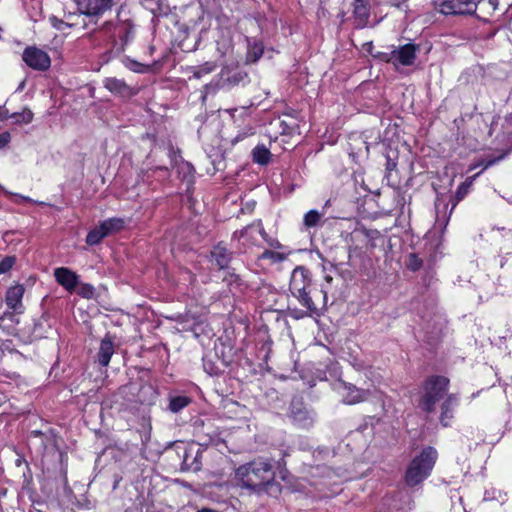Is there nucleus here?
Wrapping results in <instances>:
<instances>
[{
    "label": "nucleus",
    "mask_w": 512,
    "mask_h": 512,
    "mask_svg": "<svg viewBox=\"0 0 512 512\" xmlns=\"http://www.w3.org/2000/svg\"><path fill=\"white\" fill-rule=\"evenodd\" d=\"M236 478L242 487L259 492L274 480V472L268 460L258 459L241 465Z\"/></svg>",
    "instance_id": "obj_1"
},
{
    "label": "nucleus",
    "mask_w": 512,
    "mask_h": 512,
    "mask_svg": "<svg viewBox=\"0 0 512 512\" xmlns=\"http://www.w3.org/2000/svg\"><path fill=\"white\" fill-rule=\"evenodd\" d=\"M438 458L435 448L425 447L421 453L415 456L407 467L405 482L408 486H416L423 482L432 472Z\"/></svg>",
    "instance_id": "obj_2"
},
{
    "label": "nucleus",
    "mask_w": 512,
    "mask_h": 512,
    "mask_svg": "<svg viewBox=\"0 0 512 512\" xmlns=\"http://www.w3.org/2000/svg\"><path fill=\"white\" fill-rule=\"evenodd\" d=\"M310 285L311 275L309 270L303 266L296 267L290 278V292L310 314H317L318 308L307 291Z\"/></svg>",
    "instance_id": "obj_3"
},
{
    "label": "nucleus",
    "mask_w": 512,
    "mask_h": 512,
    "mask_svg": "<svg viewBox=\"0 0 512 512\" xmlns=\"http://www.w3.org/2000/svg\"><path fill=\"white\" fill-rule=\"evenodd\" d=\"M449 386V379L444 376H431L423 384V395L419 401L422 411L431 413L435 411L436 404L444 399Z\"/></svg>",
    "instance_id": "obj_4"
},
{
    "label": "nucleus",
    "mask_w": 512,
    "mask_h": 512,
    "mask_svg": "<svg viewBox=\"0 0 512 512\" xmlns=\"http://www.w3.org/2000/svg\"><path fill=\"white\" fill-rule=\"evenodd\" d=\"M25 293V287L23 284H15L10 286L5 294V304L12 310V312H5L0 316V329H10L12 325H5L6 321H10L12 324H18L19 320L17 315L24 313L25 306L23 304V296Z\"/></svg>",
    "instance_id": "obj_5"
},
{
    "label": "nucleus",
    "mask_w": 512,
    "mask_h": 512,
    "mask_svg": "<svg viewBox=\"0 0 512 512\" xmlns=\"http://www.w3.org/2000/svg\"><path fill=\"white\" fill-rule=\"evenodd\" d=\"M481 0H437L434 9L439 13L449 15H473Z\"/></svg>",
    "instance_id": "obj_6"
},
{
    "label": "nucleus",
    "mask_w": 512,
    "mask_h": 512,
    "mask_svg": "<svg viewBox=\"0 0 512 512\" xmlns=\"http://www.w3.org/2000/svg\"><path fill=\"white\" fill-rule=\"evenodd\" d=\"M193 435L200 446L217 444L220 440L218 428L210 418L196 419L193 423Z\"/></svg>",
    "instance_id": "obj_7"
},
{
    "label": "nucleus",
    "mask_w": 512,
    "mask_h": 512,
    "mask_svg": "<svg viewBox=\"0 0 512 512\" xmlns=\"http://www.w3.org/2000/svg\"><path fill=\"white\" fill-rule=\"evenodd\" d=\"M117 18V24H114L111 21H106L100 26L98 31L108 34L113 41H115V37L117 34V36L123 42V44H127L130 40L134 38V24L130 19L122 20L120 17V13H118Z\"/></svg>",
    "instance_id": "obj_8"
},
{
    "label": "nucleus",
    "mask_w": 512,
    "mask_h": 512,
    "mask_svg": "<svg viewBox=\"0 0 512 512\" xmlns=\"http://www.w3.org/2000/svg\"><path fill=\"white\" fill-rule=\"evenodd\" d=\"M79 16L89 17L95 24L114 6V0H74Z\"/></svg>",
    "instance_id": "obj_9"
},
{
    "label": "nucleus",
    "mask_w": 512,
    "mask_h": 512,
    "mask_svg": "<svg viewBox=\"0 0 512 512\" xmlns=\"http://www.w3.org/2000/svg\"><path fill=\"white\" fill-rule=\"evenodd\" d=\"M23 61L32 69L45 71L51 65L49 55L36 47H28L23 52Z\"/></svg>",
    "instance_id": "obj_10"
},
{
    "label": "nucleus",
    "mask_w": 512,
    "mask_h": 512,
    "mask_svg": "<svg viewBox=\"0 0 512 512\" xmlns=\"http://www.w3.org/2000/svg\"><path fill=\"white\" fill-rule=\"evenodd\" d=\"M289 416L295 425L302 428H308L312 426L314 422L312 413L308 411L299 400H293L291 402Z\"/></svg>",
    "instance_id": "obj_11"
},
{
    "label": "nucleus",
    "mask_w": 512,
    "mask_h": 512,
    "mask_svg": "<svg viewBox=\"0 0 512 512\" xmlns=\"http://www.w3.org/2000/svg\"><path fill=\"white\" fill-rule=\"evenodd\" d=\"M56 282L68 292H73L79 285V275L67 267H58L54 270Z\"/></svg>",
    "instance_id": "obj_12"
},
{
    "label": "nucleus",
    "mask_w": 512,
    "mask_h": 512,
    "mask_svg": "<svg viewBox=\"0 0 512 512\" xmlns=\"http://www.w3.org/2000/svg\"><path fill=\"white\" fill-rule=\"evenodd\" d=\"M341 385L343 388V401L349 405L364 402L369 398L371 394L368 389L358 388L351 383L342 382Z\"/></svg>",
    "instance_id": "obj_13"
},
{
    "label": "nucleus",
    "mask_w": 512,
    "mask_h": 512,
    "mask_svg": "<svg viewBox=\"0 0 512 512\" xmlns=\"http://www.w3.org/2000/svg\"><path fill=\"white\" fill-rule=\"evenodd\" d=\"M394 66H410L416 59V46L413 44H406L399 48H393Z\"/></svg>",
    "instance_id": "obj_14"
},
{
    "label": "nucleus",
    "mask_w": 512,
    "mask_h": 512,
    "mask_svg": "<svg viewBox=\"0 0 512 512\" xmlns=\"http://www.w3.org/2000/svg\"><path fill=\"white\" fill-rule=\"evenodd\" d=\"M210 259L219 269H225L232 259V252L222 243H219L211 250Z\"/></svg>",
    "instance_id": "obj_15"
},
{
    "label": "nucleus",
    "mask_w": 512,
    "mask_h": 512,
    "mask_svg": "<svg viewBox=\"0 0 512 512\" xmlns=\"http://www.w3.org/2000/svg\"><path fill=\"white\" fill-rule=\"evenodd\" d=\"M458 405V397L455 394H449L441 404L440 422L444 427L450 425L453 413Z\"/></svg>",
    "instance_id": "obj_16"
},
{
    "label": "nucleus",
    "mask_w": 512,
    "mask_h": 512,
    "mask_svg": "<svg viewBox=\"0 0 512 512\" xmlns=\"http://www.w3.org/2000/svg\"><path fill=\"white\" fill-rule=\"evenodd\" d=\"M114 354V344L110 337L106 336L101 340L97 353V362L102 367H107Z\"/></svg>",
    "instance_id": "obj_17"
},
{
    "label": "nucleus",
    "mask_w": 512,
    "mask_h": 512,
    "mask_svg": "<svg viewBox=\"0 0 512 512\" xmlns=\"http://www.w3.org/2000/svg\"><path fill=\"white\" fill-rule=\"evenodd\" d=\"M353 14L358 27H365L368 23L370 10L368 0H354Z\"/></svg>",
    "instance_id": "obj_18"
},
{
    "label": "nucleus",
    "mask_w": 512,
    "mask_h": 512,
    "mask_svg": "<svg viewBox=\"0 0 512 512\" xmlns=\"http://www.w3.org/2000/svg\"><path fill=\"white\" fill-rule=\"evenodd\" d=\"M264 52V46L262 42L256 39H247V60L249 62H256L260 59Z\"/></svg>",
    "instance_id": "obj_19"
},
{
    "label": "nucleus",
    "mask_w": 512,
    "mask_h": 512,
    "mask_svg": "<svg viewBox=\"0 0 512 512\" xmlns=\"http://www.w3.org/2000/svg\"><path fill=\"white\" fill-rule=\"evenodd\" d=\"M177 321L180 325H182L183 330L192 331L196 336L198 335L197 326L201 324V321L198 317L187 313L184 315H179L177 317Z\"/></svg>",
    "instance_id": "obj_20"
},
{
    "label": "nucleus",
    "mask_w": 512,
    "mask_h": 512,
    "mask_svg": "<svg viewBox=\"0 0 512 512\" xmlns=\"http://www.w3.org/2000/svg\"><path fill=\"white\" fill-rule=\"evenodd\" d=\"M224 282L230 287L231 291L243 292L248 287L241 276L234 272H228L224 277Z\"/></svg>",
    "instance_id": "obj_21"
},
{
    "label": "nucleus",
    "mask_w": 512,
    "mask_h": 512,
    "mask_svg": "<svg viewBox=\"0 0 512 512\" xmlns=\"http://www.w3.org/2000/svg\"><path fill=\"white\" fill-rule=\"evenodd\" d=\"M192 402L191 398L184 395L170 396L168 410L172 413H178Z\"/></svg>",
    "instance_id": "obj_22"
},
{
    "label": "nucleus",
    "mask_w": 512,
    "mask_h": 512,
    "mask_svg": "<svg viewBox=\"0 0 512 512\" xmlns=\"http://www.w3.org/2000/svg\"><path fill=\"white\" fill-rule=\"evenodd\" d=\"M103 83L107 90L115 94H123L128 88L124 80L115 77H108Z\"/></svg>",
    "instance_id": "obj_23"
},
{
    "label": "nucleus",
    "mask_w": 512,
    "mask_h": 512,
    "mask_svg": "<svg viewBox=\"0 0 512 512\" xmlns=\"http://www.w3.org/2000/svg\"><path fill=\"white\" fill-rule=\"evenodd\" d=\"M253 161L260 165H267L271 158V153L265 145H257L252 151Z\"/></svg>",
    "instance_id": "obj_24"
},
{
    "label": "nucleus",
    "mask_w": 512,
    "mask_h": 512,
    "mask_svg": "<svg viewBox=\"0 0 512 512\" xmlns=\"http://www.w3.org/2000/svg\"><path fill=\"white\" fill-rule=\"evenodd\" d=\"M324 217V212H319L315 209L309 210L303 218V224L306 228H312L319 225L322 218Z\"/></svg>",
    "instance_id": "obj_25"
},
{
    "label": "nucleus",
    "mask_w": 512,
    "mask_h": 512,
    "mask_svg": "<svg viewBox=\"0 0 512 512\" xmlns=\"http://www.w3.org/2000/svg\"><path fill=\"white\" fill-rule=\"evenodd\" d=\"M287 255L281 252L273 251V250H265L262 254L259 255V260H269L271 263L276 264L283 262L286 259Z\"/></svg>",
    "instance_id": "obj_26"
},
{
    "label": "nucleus",
    "mask_w": 512,
    "mask_h": 512,
    "mask_svg": "<svg viewBox=\"0 0 512 512\" xmlns=\"http://www.w3.org/2000/svg\"><path fill=\"white\" fill-rule=\"evenodd\" d=\"M104 223L107 226L108 232L110 234H114V233L121 231L125 226L124 219L119 218V217H113V218L106 219V220H104Z\"/></svg>",
    "instance_id": "obj_27"
},
{
    "label": "nucleus",
    "mask_w": 512,
    "mask_h": 512,
    "mask_svg": "<svg viewBox=\"0 0 512 512\" xmlns=\"http://www.w3.org/2000/svg\"><path fill=\"white\" fill-rule=\"evenodd\" d=\"M11 118L16 124H28L33 120V113L30 109L25 108L22 112L12 113Z\"/></svg>",
    "instance_id": "obj_28"
},
{
    "label": "nucleus",
    "mask_w": 512,
    "mask_h": 512,
    "mask_svg": "<svg viewBox=\"0 0 512 512\" xmlns=\"http://www.w3.org/2000/svg\"><path fill=\"white\" fill-rule=\"evenodd\" d=\"M479 175L476 174L475 176L468 178L465 182L460 184L456 190L455 197H456V203L460 200H462L468 193L470 186L473 183V180Z\"/></svg>",
    "instance_id": "obj_29"
},
{
    "label": "nucleus",
    "mask_w": 512,
    "mask_h": 512,
    "mask_svg": "<svg viewBox=\"0 0 512 512\" xmlns=\"http://www.w3.org/2000/svg\"><path fill=\"white\" fill-rule=\"evenodd\" d=\"M122 63L127 69L136 73H143L146 70V66L144 64L133 60L130 57H124Z\"/></svg>",
    "instance_id": "obj_30"
},
{
    "label": "nucleus",
    "mask_w": 512,
    "mask_h": 512,
    "mask_svg": "<svg viewBox=\"0 0 512 512\" xmlns=\"http://www.w3.org/2000/svg\"><path fill=\"white\" fill-rule=\"evenodd\" d=\"M77 294L83 298L91 299L94 297L95 294V288L88 283H80L77 286Z\"/></svg>",
    "instance_id": "obj_31"
},
{
    "label": "nucleus",
    "mask_w": 512,
    "mask_h": 512,
    "mask_svg": "<svg viewBox=\"0 0 512 512\" xmlns=\"http://www.w3.org/2000/svg\"><path fill=\"white\" fill-rule=\"evenodd\" d=\"M190 454L185 452L183 459V469L198 471L201 469V462L198 460V454L193 458L192 462H189Z\"/></svg>",
    "instance_id": "obj_32"
},
{
    "label": "nucleus",
    "mask_w": 512,
    "mask_h": 512,
    "mask_svg": "<svg viewBox=\"0 0 512 512\" xmlns=\"http://www.w3.org/2000/svg\"><path fill=\"white\" fill-rule=\"evenodd\" d=\"M104 239L103 234L95 227L86 236V243L90 246L99 244Z\"/></svg>",
    "instance_id": "obj_33"
},
{
    "label": "nucleus",
    "mask_w": 512,
    "mask_h": 512,
    "mask_svg": "<svg viewBox=\"0 0 512 512\" xmlns=\"http://www.w3.org/2000/svg\"><path fill=\"white\" fill-rule=\"evenodd\" d=\"M484 500H497L499 502H504L505 500V494H503L501 491L496 490L494 488L490 490H486L484 493Z\"/></svg>",
    "instance_id": "obj_34"
},
{
    "label": "nucleus",
    "mask_w": 512,
    "mask_h": 512,
    "mask_svg": "<svg viewBox=\"0 0 512 512\" xmlns=\"http://www.w3.org/2000/svg\"><path fill=\"white\" fill-rule=\"evenodd\" d=\"M0 190L3 191V193L6 195L14 196L16 198V200H15L16 203H19L20 201H27V202L34 203V204H44L43 202L35 201L28 196L12 193V192L6 190L1 185H0Z\"/></svg>",
    "instance_id": "obj_35"
},
{
    "label": "nucleus",
    "mask_w": 512,
    "mask_h": 512,
    "mask_svg": "<svg viewBox=\"0 0 512 512\" xmlns=\"http://www.w3.org/2000/svg\"><path fill=\"white\" fill-rule=\"evenodd\" d=\"M15 257L7 256L0 261V275L8 272L15 264Z\"/></svg>",
    "instance_id": "obj_36"
},
{
    "label": "nucleus",
    "mask_w": 512,
    "mask_h": 512,
    "mask_svg": "<svg viewBox=\"0 0 512 512\" xmlns=\"http://www.w3.org/2000/svg\"><path fill=\"white\" fill-rule=\"evenodd\" d=\"M407 266L410 270L416 271L422 266V260L417 255L410 254Z\"/></svg>",
    "instance_id": "obj_37"
},
{
    "label": "nucleus",
    "mask_w": 512,
    "mask_h": 512,
    "mask_svg": "<svg viewBox=\"0 0 512 512\" xmlns=\"http://www.w3.org/2000/svg\"><path fill=\"white\" fill-rule=\"evenodd\" d=\"M377 58H379L381 61L392 63L394 65V53L393 49L387 52H378L376 55Z\"/></svg>",
    "instance_id": "obj_38"
},
{
    "label": "nucleus",
    "mask_w": 512,
    "mask_h": 512,
    "mask_svg": "<svg viewBox=\"0 0 512 512\" xmlns=\"http://www.w3.org/2000/svg\"><path fill=\"white\" fill-rule=\"evenodd\" d=\"M215 69V65L214 64H210V63H206L204 66H202L196 73L195 75L197 77H199L201 74L203 73H210L212 72L213 70Z\"/></svg>",
    "instance_id": "obj_39"
},
{
    "label": "nucleus",
    "mask_w": 512,
    "mask_h": 512,
    "mask_svg": "<svg viewBox=\"0 0 512 512\" xmlns=\"http://www.w3.org/2000/svg\"><path fill=\"white\" fill-rule=\"evenodd\" d=\"M254 227H255L254 225H249L239 231H235L233 234V238L240 239V238L244 237L248 233V231L252 230Z\"/></svg>",
    "instance_id": "obj_40"
},
{
    "label": "nucleus",
    "mask_w": 512,
    "mask_h": 512,
    "mask_svg": "<svg viewBox=\"0 0 512 512\" xmlns=\"http://www.w3.org/2000/svg\"><path fill=\"white\" fill-rule=\"evenodd\" d=\"M9 118H11V114L9 113L8 109L5 107V105H0V121Z\"/></svg>",
    "instance_id": "obj_41"
},
{
    "label": "nucleus",
    "mask_w": 512,
    "mask_h": 512,
    "mask_svg": "<svg viewBox=\"0 0 512 512\" xmlns=\"http://www.w3.org/2000/svg\"><path fill=\"white\" fill-rule=\"evenodd\" d=\"M499 4V0H487V2L483 3V5L487 6V9L494 12L497 10Z\"/></svg>",
    "instance_id": "obj_42"
},
{
    "label": "nucleus",
    "mask_w": 512,
    "mask_h": 512,
    "mask_svg": "<svg viewBox=\"0 0 512 512\" xmlns=\"http://www.w3.org/2000/svg\"><path fill=\"white\" fill-rule=\"evenodd\" d=\"M10 141V134L8 132H4L0 134V147L6 146Z\"/></svg>",
    "instance_id": "obj_43"
},
{
    "label": "nucleus",
    "mask_w": 512,
    "mask_h": 512,
    "mask_svg": "<svg viewBox=\"0 0 512 512\" xmlns=\"http://www.w3.org/2000/svg\"><path fill=\"white\" fill-rule=\"evenodd\" d=\"M504 154L496 157V158H492V159H488L484 165V169H487L489 168L490 166L494 165L495 163H497L498 161L502 160L504 158Z\"/></svg>",
    "instance_id": "obj_44"
},
{
    "label": "nucleus",
    "mask_w": 512,
    "mask_h": 512,
    "mask_svg": "<svg viewBox=\"0 0 512 512\" xmlns=\"http://www.w3.org/2000/svg\"><path fill=\"white\" fill-rule=\"evenodd\" d=\"M75 16V13L69 12L65 14V20L66 24L70 27L77 25V23L73 22V18Z\"/></svg>",
    "instance_id": "obj_45"
},
{
    "label": "nucleus",
    "mask_w": 512,
    "mask_h": 512,
    "mask_svg": "<svg viewBox=\"0 0 512 512\" xmlns=\"http://www.w3.org/2000/svg\"><path fill=\"white\" fill-rule=\"evenodd\" d=\"M100 232L101 234H103V237H107L109 235H111L109 232H108V228L107 226L105 225L104 221L100 222V224L96 227Z\"/></svg>",
    "instance_id": "obj_46"
},
{
    "label": "nucleus",
    "mask_w": 512,
    "mask_h": 512,
    "mask_svg": "<svg viewBox=\"0 0 512 512\" xmlns=\"http://www.w3.org/2000/svg\"><path fill=\"white\" fill-rule=\"evenodd\" d=\"M137 386L134 385V384H129V385H125L121 388V393H126L127 391L129 392H134L135 390H137Z\"/></svg>",
    "instance_id": "obj_47"
},
{
    "label": "nucleus",
    "mask_w": 512,
    "mask_h": 512,
    "mask_svg": "<svg viewBox=\"0 0 512 512\" xmlns=\"http://www.w3.org/2000/svg\"><path fill=\"white\" fill-rule=\"evenodd\" d=\"M323 272H324V279L327 283H331L332 280H333V277L331 274L327 273V267L326 266H323Z\"/></svg>",
    "instance_id": "obj_48"
},
{
    "label": "nucleus",
    "mask_w": 512,
    "mask_h": 512,
    "mask_svg": "<svg viewBox=\"0 0 512 512\" xmlns=\"http://www.w3.org/2000/svg\"><path fill=\"white\" fill-rule=\"evenodd\" d=\"M269 245H270L271 247H273V248H277V249L282 248L281 243H280L279 241H277V240H274V239H272L271 241H269Z\"/></svg>",
    "instance_id": "obj_49"
},
{
    "label": "nucleus",
    "mask_w": 512,
    "mask_h": 512,
    "mask_svg": "<svg viewBox=\"0 0 512 512\" xmlns=\"http://www.w3.org/2000/svg\"><path fill=\"white\" fill-rule=\"evenodd\" d=\"M396 167V163L391 161L389 158L387 160V165H386V169L388 171H392L394 168Z\"/></svg>",
    "instance_id": "obj_50"
},
{
    "label": "nucleus",
    "mask_w": 512,
    "mask_h": 512,
    "mask_svg": "<svg viewBox=\"0 0 512 512\" xmlns=\"http://www.w3.org/2000/svg\"><path fill=\"white\" fill-rule=\"evenodd\" d=\"M256 228H257V231L259 232V234H260L263 238H265V237H266V232H265L264 228L262 227L261 223H259V224L256 226Z\"/></svg>",
    "instance_id": "obj_51"
},
{
    "label": "nucleus",
    "mask_w": 512,
    "mask_h": 512,
    "mask_svg": "<svg viewBox=\"0 0 512 512\" xmlns=\"http://www.w3.org/2000/svg\"><path fill=\"white\" fill-rule=\"evenodd\" d=\"M407 0H390L391 5L399 7L401 3L406 2Z\"/></svg>",
    "instance_id": "obj_52"
},
{
    "label": "nucleus",
    "mask_w": 512,
    "mask_h": 512,
    "mask_svg": "<svg viewBox=\"0 0 512 512\" xmlns=\"http://www.w3.org/2000/svg\"><path fill=\"white\" fill-rule=\"evenodd\" d=\"M374 234H375V235H376V234H378V231H377V230H373V231H367V232H366V235H367L368 237H373V235H374Z\"/></svg>",
    "instance_id": "obj_53"
},
{
    "label": "nucleus",
    "mask_w": 512,
    "mask_h": 512,
    "mask_svg": "<svg viewBox=\"0 0 512 512\" xmlns=\"http://www.w3.org/2000/svg\"><path fill=\"white\" fill-rule=\"evenodd\" d=\"M140 391L142 392H148V391H153V389L150 387V386H147V387H141Z\"/></svg>",
    "instance_id": "obj_54"
},
{
    "label": "nucleus",
    "mask_w": 512,
    "mask_h": 512,
    "mask_svg": "<svg viewBox=\"0 0 512 512\" xmlns=\"http://www.w3.org/2000/svg\"><path fill=\"white\" fill-rule=\"evenodd\" d=\"M322 293H323V302L326 303V301H327V291L323 289Z\"/></svg>",
    "instance_id": "obj_55"
},
{
    "label": "nucleus",
    "mask_w": 512,
    "mask_h": 512,
    "mask_svg": "<svg viewBox=\"0 0 512 512\" xmlns=\"http://www.w3.org/2000/svg\"><path fill=\"white\" fill-rule=\"evenodd\" d=\"M23 86H24V82H22V83L20 84V86L18 87V90L22 89V88H23Z\"/></svg>",
    "instance_id": "obj_56"
},
{
    "label": "nucleus",
    "mask_w": 512,
    "mask_h": 512,
    "mask_svg": "<svg viewBox=\"0 0 512 512\" xmlns=\"http://www.w3.org/2000/svg\"><path fill=\"white\" fill-rule=\"evenodd\" d=\"M33 433H35V434H37V435H38V434H41V432H39V431H34Z\"/></svg>",
    "instance_id": "obj_57"
}]
</instances>
